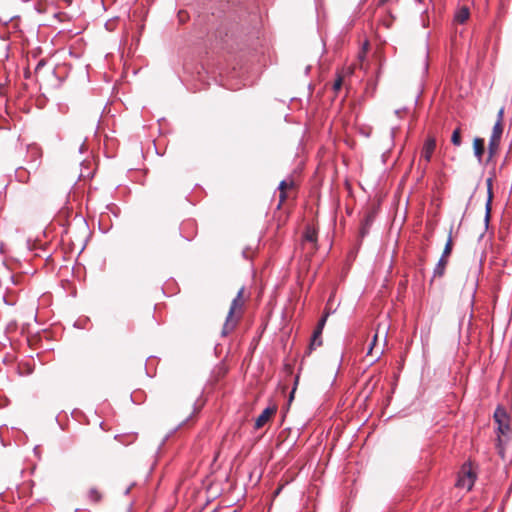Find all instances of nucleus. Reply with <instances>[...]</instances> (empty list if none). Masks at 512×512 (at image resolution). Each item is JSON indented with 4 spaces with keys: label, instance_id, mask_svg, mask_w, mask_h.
<instances>
[{
    "label": "nucleus",
    "instance_id": "nucleus-1",
    "mask_svg": "<svg viewBox=\"0 0 512 512\" xmlns=\"http://www.w3.org/2000/svg\"><path fill=\"white\" fill-rule=\"evenodd\" d=\"M494 420L497 424V444L496 447L498 449V452L501 456L504 454V448H503V437H506L508 435L510 426H509V418L506 413V411L503 408L498 407L494 413Z\"/></svg>",
    "mask_w": 512,
    "mask_h": 512
},
{
    "label": "nucleus",
    "instance_id": "nucleus-2",
    "mask_svg": "<svg viewBox=\"0 0 512 512\" xmlns=\"http://www.w3.org/2000/svg\"><path fill=\"white\" fill-rule=\"evenodd\" d=\"M243 292H244V288H241L238 291L236 297L232 300L228 315L226 317V321L223 325V329L221 332L222 336L228 335L235 328V326L237 324L238 319L234 318L233 316H234L235 311L237 309H241L244 304Z\"/></svg>",
    "mask_w": 512,
    "mask_h": 512
},
{
    "label": "nucleus",
    "instance_id": "nucleus-3",
    "mask_svg": "<svg viewBox=\"0 0 512 512\" xmlns=\"http://www.w3.org/2000/svg\"><path fill=\"white\" fill-rule=\"evenodd\" d=\"M475 479L476 476L472 472L471 468L464 465L459 473L456 486L469 491L472 488Z\"/></svg>",
    "mask_w": 512,
    "mask_h": 512
},
{
    "label": "nucleus",
    "instance_id": "nucleus-4",
    "mask_svg": "<svg viewBox=\"0 0 512 512\" xmlns=\"http://www.w3.org/2000/svg\"><path fill=\"white\" fill-rule=\"evenodd\" d=\"M503 134V126L501 123L496 122L493 126L492 134L488 144V151L490 158L495 155L499 148L500 140Z\"/></svg>",
    "mask_w": 512,
    "mask_h": 512
},
{
    "label": "nucleus",
    "instance_id": "nucleus-5",
    "mask_svg": "<svg viewBox=\"0 0 512 512\" xmlns=\"http://www.w3.org/2000/svg\"><path fill=\"white\" fill-rule=\"evenodd\" d=\"M329 314H330V312L326 311L325 314L322 316V318L319 320L317 327L314 330L313 335H312L310 349H315L316 347L321 346V344H322L321 335H322V331L324 329V326L326 324Z\"/></svg>",
    "mask_w": 512,
    "mask_h": 512
},
{
    "label": "nucleus",
    "instance_id": "nucleus-6",
    "mask_svg": "<svg viewBox=\"0 0 512 512\" xmlns=\"http://www.w3.org/2000/svg\"><path fill=\"white\" fill-rule=\"evenodd\" d=\"M436 148V141L434 138L429 137L424 142L422 151H421V160H425L426 163H429L431 161L433 152Z\"/></svg>",
    "mask_w": 512,
    "mask_h": 512
},
{
    "label": "nucleus",
    "instance_id": "nucleus-7",
    "mask_svg": "<svg viewBox=\"0 0 512 512\" xmlns=\"http://www.w3.org/2000/svg\"><path fill=\"white\" fill-rule=\"evenodd\" d=\"M275 412H276L275 406L265 408L262 411V413L257 417V419L255 421V428L259 429V428L263 427Z\"/></svg>",
    "mask_w": 512,
    "mask_h": 512
},
{
    "label": "nucleus",
    "instance_id": "nucleus-8",
    "mask_svg": "<svg viewBox=\"0 0 512 512\" xmlns=\"http://www.w3.org/2000/svg\"><path fill=\"white\" fill-rule=\"evenodd\" d=\"M487 187H488V198L485 206V225L488 226L489 220H490V213H491V203H492V180L487 179Z\"/></svg>",
    "mask_w": 512,
    "mask_h": 512
},
{
    "label": "nucleus",
    "instance_id": "nucleus-9",
    "mask_svg": "<svg viewBox=\"0 0 512 512\" xmlns=\"http://www.w3.org/2000/svg\"><path fill=\"white\" fill-rule=\"evenodd\" d=\"M304 241L311 244V250H316L317 233L315 229L308 227L304 234Z\"/></svg>",
    "mask_w": 512,
    "mask_h": 512
},
{
    "label": "nucleus",
    "instance_id": "nucleus-10",
    "mask_svg": "<svg viewBox=\"0 0 512 512\" xmlns=\"http://www.w3.org/2000/svg\"><path fill=\"white\" fill-rule=\"evenodd\" d=\"M469 16H470L469 9L465 6H463L456 11L454 20H455V22H457L459 24H463L468 20Z\"/></svg>",
    "mask_w": 512,
    "mask_h": 512
},
{
    "label": "nucleus",
    "instance_id": "nucleus-11",
    "mask_svg": "<svg viewBox=\"0 0 512 512\" xmlns=\"http://www.w3.org/2000/svg\"><path fill=\"white\" fill-rule=\"evenodd\" d=\"M474 155L478 161L481 162L484 153V140L481 138H475L473 142Z\"/></svg>",
    "mask_w": 512,
    "mask_h": 512
},
{
    "label": "nucleus",
    "instance_id": "nucleus-12",
    "mask_svg": "<svg viewBox=\"0 0 512 512\" xmlns=\"http://www.w3.org/2000/svg\"><path fill=\"white\" fill-rule=\"evenodd\" d=\"M447 264V260L441 257L434 269V276H442L444 274V270Z\"/></svg>",
    "mask_w": 512,
    "mask_h": 512
},
{
    "label": "nucleus",
    "instance_id": "nucleus-13",
    "mask_svg": "<svg viewBox=\"0 0 512 512\" xmlns=\"http://www.w3.org/2000/svg\"><path fill=\"white\" fill-rule=\"evenodd\" d=\"M292 185H293V183H292V182L288 183L286 180H282V181L280 182V184H279V186H278V189L280 190V195H279V197H280V202H283V201L285 200V198H286V195H285V193H284L285 189H286L287 187H289V186H292Z\"/></svg>",
    "mask_w": 512,
    "mask_h": 512
},
{
    "label": "nucleus",
    "instance_id": "nucleus-14",
    "mask_svg": "<svg viewBox=\"0 0 512 512\" xmlns=\"http://www.w3.org/2000/svg\"><path fill=\"white\" fill-rule=\"evenodd\" d=\"M451 142L455 146H460L461 145V132H460L459 128H456L453 131L452 136H451Z\"/></svg>",
    "mask_w": 512,
    "mask_h": 512
},
{
    "label": "nucleus",
    "instance_id": "nucleus-15",
    "mask_svg": "<svg viewBox=\"0 0 512 512\" xmlns=\"http://www.w3.org/2000/svg\"><path fill=\"white\" fill-rule=\"evenodd\" d=\"M452 246H453V243H452V237L450 234L441 257L446 259V257H448L452 251Z\"/></svg>",
    "mask_w": 512,
    "mask_h": 512
},
{
    "label": "nucleus",
    "instance_id": "nucleus-16",
    "mask_svg": "<svg viewBox=\"0 0 512 512\" xmlns=\"http://www.w3.org/2000/svg\"><path fill=\"white\" fill-rule=\"evenodd\" d=\"M89 497H90L91 500H93L95 502L99 501L100 498H101L99 492L96 489H91L90 490Z\"/></svg>",
    "mask_w": 512,
    "mask_h": 512
},
{
    "label": "nucleus",
    "instance_id": "nucleus-17",
    "mask_svg": "<svg viewBox=\"0 0 512 512\" xmlns=\"http://www.w3.org/2000/svg\"><path fill=\"white\" fill-rule=\"evenodd\" d=\"M377 338H378V333H376L373 337V340H372V343L370 344L369 348H368V352H367V355H370L372 350H373V347L375 346V343L377 341Z\"/></svg>",
    "mask_w": 512,
    "mask_h": 512
},
{
    "label": "nucleus",
    "instance_id": "nucleus-18",
    "mask_svg": "<svg viewBox=\"0 0 512 512\" xmlns=\"http://www.w3.org/2000/svg\"><path fill=\"white\" fill-rule=\"evenodd\" d=\"M341 86H342V78H341V77H339V78L334 82V84H333V88H334V90H335V91H338V90H340Z\"/></svg>",
    "mask_w": 512,
    "mask_h": 512
},
{
    "label": "nucleus",
    "instance_id": "nucleus-19",
    "mask_svg": "<svg viewBox=\"0 0 512 512\" xmlns=\"http://www.w3.org/2000/svg\"><path fill=\"white\" fill-rule=\"evenodd\" d=\"M503 115H504V109L501 108L499 111H498V114H497V121L496 122H499L502 124V120H503Z\"/></svg>",
    "mask_w": 512,
    "mask_h": 512
},
{
    "label": "nucleus",
    "instance_id": "nucleus-20",
    "mask_svg": "<svg viewBox=\"0 0 512 512\" xmlns=\"http://www.w3.org/2000/svg\"><path fill=\"white\" fill-rule=\"evenodd\" d=\"M44 65H45V60H40V61L37 63L35 70H36V71H39V70H40Z\"/></svg>",
    "mask_w": 512,
    "mask_h": 512
},
{
    "label": "nucleus",
    "instance_id": "nucleus-21",
    "mask_svg": "<svg viewBox=\"0 0 512 512\" xmlns=\"http://www.w3.org/2000/svg\"><path fill=\"white\" fill-rule=\"evenodd\" d=\"M400 113H401V110H396V111H395V114H396L397 116H399V115H400Z\"/></svg>",
    "mask_w": 512,
    "mask_h": 512
},
{
    "label": "nucleus",
    "instance_id": "nucleus-22",
    "mask_svg": "<svg viewBox=\"0 0 512 512\" xmlns=\"http://www.w3.org/2000/svg\"><path fill=\"white\" fill-rule=\"evenodd\" d=\"M130 489L131 487H128L126 490H125V494H128L130 492Z\"/></svg>",
    "mask_w": 512,
    "mask_h": 512
},
{
    "label": "nucleus",
    "instance_id": "nucleus-23",
    "mask_svg": "<svg viewBox=\"0 0 512 512\" xmlns=\"http://www.w3.org/2000/svg\"><path fill=\"white\" fill-rule=\"evenodd\" d=\"M359 58H360L361 61H363L364 54L363 55H359Z\"/></svg>",
    "mask_w": 512,
    "mask_h": 512
},
{
    "label": "nucleus",
    "instance_id": "nucleus-24",
    "mask_svg": "<svg viewBox=\"0 0 512 512\" xmlns=\"http://www.w3.org/2000/svg\"><path fill=\"white\" fill-rule=\"evenodd\" d=\"M371 90H372V92L375 90V84H373V86H371Z\"/></svg>",
    "mask_w": 512,
    "mask_h": 512
},
{
    "label": "nucleus",
    "instance_id": "nucleus-25",
    "mask_svg": "<svg viewBox=\"0 0 512 512\" xmlns=\"http://www.w3.org/2000/svg\"><path fill=\"white\" fill-rule=\"evenodd\" d=\"M385 0H381V2H384Z\"/></svg>",
    "mask_w": 512,
    "mask_h": 512
}]
</instances>
